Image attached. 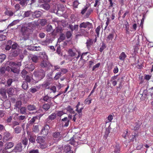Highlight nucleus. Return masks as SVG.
I'll use <instances>...</instances> for the list:
<instances>
[{"label":"nucleus","mask_w":153,"mask_h":153,"mask_svg":"<svg viewBox=\"0 0 153 153\" xmlns=\"http://www.w3.org/2000/svg\"><path fill=\"white\" fill-rule=\"evenodd\" d=\"M61 72H58L56 73L54 78V79L55 80L58 79L61 76Z\"/></svg>","instance_id":"nucleus-38"},{"label":"nucleus","mask_w":153,"mask_h":153,"mask_svg":"<svg viewBox=\"0 0 153 153\" xmlns=\"http://www.w3.org/2000/svg\"><path fill=\"white\" fill-rule=\"evenodd\" d=\"M114 34L112 33L110 34L107 37V41L108 42H109L111 41L114 37Z\"/></svg>","instance_id":"nucleus-36"},{"label":"nucleus","mask_w":153,"mask_h":153,"mask_svg":"<svg viewBox=\"0 0 153 153\" xmlns=\"http://www.w3.org/2000/svg\"><path fill=\"white\" fill-rule=\"evenodd\" d=\"M27 1H28L27 0H21L19 3L23 7H25L27 5Z\"/></svg>","instance_id":"nucleus-30"},{"label":"nucleus","mask_w":153,"mask_h":153,"mask_svg":"<svg viewBox=\"0 0 153 153\" xmlns=\"http://www.w3.org/2000/svg\"><path fill=\"white\" fill-rule=\"evenodd\" d=\"M52 99V97H50L48 95H47L43 97L41 99V100L44 102H47L48 103L51 104Z\"/></svg>","instance_id":"nucleus-10"},{"label":"nucleus","mask_w":153,"mask_h":153,"mask_svg":"<svg viewBox=\"0 0 153 153\" xmlns=\"http://www.w3.org/2000/svg\"><path fill=\"white\" fill-rule=\"evenodd\" d=\"M21 74L22 77L23 78H25L26 76L27 75V72L24 69L21 72Z\"/></svg>","instance_id":"nucleus-33"},{"label":"nucleus","mask_w":153,"mask_h":153,"mask_svg":"<svg viewBox=\"0 0 153 153\" xmlns=\"http://www.w3.org/2000/svg\"><path fill=\"white\" fill-rule=\"evenodd\" d=\"M92 23H90L89 22H83L80 24L79 25V27L80 28H87L88 29H89L92 27Z\"/></svg>","instance_id":"nucleus-7"},{"label":"nucleus","mask_w":153,"mask_h":153,"mask_svg":"<svg viewBox=\"0 0 153 153\" xmlns=\"http://www.w3.org/2000/svg\"><path fill=\"white\" fill-rule=\"evenodd\" d=\"M94 40L92 39H87L86 42V46L88 49H89L91 45L92 44Z\"/></svg>","instance_id":"nucleus-17"},{"label":"nucleus","mask_w":153,"mask_h":153,"mask_svg":"<svg viewBox=\"0 0 153 153\" xmlns=\"http://www.w3.org/2000/svg\"><path fill=\"white\" fill-rule=\"evenodd\" d=\"M31 59L32 61L35 63H36L38 59V57L36 55H33L31 56Z\"/></svg>","instance_id":"nucleus-26"},{"label":"nucleus","mask_w":153,"mask_h":153,"mask_svg":"<svg viewBox=\"0 0 153 153\" xmlns=\"http://www.w3.org/2000/svg\"><path fill=\"white\" fill-rule=\"evenodd\" d=\"M18 54V53L17 50H13L10 53V56H11L15 57Z\"/></svg>","instance_id":"nucleus-29"},{"label":"nucleus","mask_w":153,"mask_h":153,"mask_svg":"<svg viewBox=\"0 0 153 153\" xmlns=\"http://www.w3.org/2000/svg\"><path fill=\"white\" fill-rule=\"evenodd\" d=\"M22 151V145L21 143H20L16 145L13 149L12 150V152L16 153L21 152Z\"/></svg>","instance_id":"nucleus-8"},{"label":"nucleus","mask_w":153,"mask_h":153,"mask_svg":"<svg viewBox=\"0 0 153 153\" xmlns=\"http://www.w3.org/2000/svg\"><path fill=\"white\" fill-rule=\"evenodd\" d=\"M56 113H52L48 117L49 119H50L52 120L55 119L56 118Z\"/></svg>","instance_id":"nucleus-40"},{"label":"nucleus","mask_w":153,"mask_h":153,"mask_svg":"<svg viewBox=\"0 0 153 153\" xmlns=\"http://www.w3.org/2000/svg\"><path fill=\"white\" fill-rule=\"evenodd\" d=\"M48 146V144L46 143H43L39 145V147L42 149H44L46 148Z\"/></svg>","instance_id":"nucleus-34"},{"label":"nucleus","mask_w":153,"mask_h":153,"mask_svg":"<svg viewBox=\"0 0 153 153\" xmlns=\"http://www.w3.org/2000/svg\"><path fill=\"white\" fill-rule=\"evenodd\" d=\"M7 64L11 67V71L14 73H16L17 72V66L19 67L21 65V62H14L12 61H8Z\"/></svg>","instance_id":"nucleus-2"},{"label":"nucleus","mask_w":153,"mask_h":153,"mask_svg":"<svg viewBox=\"0 0 153 153\" xmlns=\"http://www.w3.org/2000/svg\"><path fill=\"white\" fill-rule=\"evenodd\" d=\"M32 76V75L30 74L27 75L24 79L26 82H30L33 80Z\"/></svg>","instance_id":"nucleus-19"},{"label":"nucleus","mask_w":153,"mask_h":153,"mask_svg":"<svg viewBox=\"0 0 153 153\" xmlns=\"http://www.w3.org/2000/svg\"><path fill=\"white\" fill-rule=\"evenodd\" d=\"M50 103L45 104L43 105V108L45 111L48 110L50 107Z\"/></svg>","instance_id":"nucleus-28"},{"label":"nucleus","mask_w":153,"mask_h":153,"mask_svg":"<svg viewBox=\"0 0 153 153\" xmlns=\"http://www.w3.org/2000/svg\"><path fill=\"white\" fill-rule=\"evenodd\" d=\"M6 71V68L4 67H1L0 69V72L1 74H4Z\"/></svg>","instance_id":"nucleus-64"},{"label":"nucleus","mask_w":153,"mask_h":153,"mask_svg":"<svg viewBox=\"0 0 153 153\" xmlns=\"http://www.w3.org/2000/svg\"><path fill=\"white\" fill-rule=\"evenodd\" d=\"M46 22L47 21L46 19H42L40 21V24L42 26H44L46 24Z\"/></svg>","instance_id":"nucleus-55"},{"label":"nucleus","mask_w":153,"mask_h":153,"mask_svg":"<svg viewBox=\"0 0 153 153\" xmlns=\"http://www.w3.org/2000/svg\"><path fill=\"white\" fill-rule=\"evenodd\" d=\"M52 29V27L51 25L48 26L47 28L46 31L48 32H51L53 31Z\"/></svg>","instance_id":"nucleus-58"},{"label":"nucleus","mask_w":153,"mask_h":153,"mask_svg":"<svg viewBox=\"0 0 153 153\" xmlns=\"http://www.w3.org/2000/svg\"><path fill=\"white\" fill-rule=\"evenodd\" d=\"M40 56L43 58V60H48V56L46 54V53L45 52H41L40 53Z\"/></svg>","instance_id":"nucleus-20"},{"label":"nucleus","mask_w":153,"mask_h":153,"mask_svg":"<svg viewBox=\"0 0 153 153\" xmlns=\"http://www.w3.org/2000/svg\"><path fill=\"white\" fill-rule=\"evenodd\" d=\"M68 53L69 56L77 60L80 57L81 52L78 49H70L68 50Z\"/></svg>","instance_id":"nucleus-1"},{"label":"nucleus","mask_w":153,"mask_h":153,"mask_svg":"<svg viewBox=\"0 0 153 153\" xmlns=\"http://www.w3.org/2000/svg\"><path fill=\"white\" fill-rule=\"evenodd\" d=\"M65 39V35L63 34H61L60 35V36L58 39V42H60L64 40Z\"/></svg>","instance_id":"nucleus-47"},{"label":"nucleus","mask_w":153,"mask_h":153,"mask_svg":"<svg viewBox=\"0 0 153 153\" xmlns=\"http://www.w3.org/2000/svg\"><path fill=\"white\" fill-rule=\"evenodd\" d=\"M100 26H99L96 29L95 31H96V32L97 34V37L99 36V33H100Z\"/></svg>","instance_id":"nucleus-59"},{"label":"nucleus","mask_w":153,"mask_h":153,"mask_svg":"<svg viewBox=\"0 0 153 153\" xmlns=\"http://www.w3.org/2000/svg\"><path fill=\"white\" fill-rule=\"evenodd\" d=\"M22 105L21 102L20 101H18L16 102L15 107L16 108H19L21 107Z\"/></svg>","instance_id":"nucleus-51"},{"label":"nucleus","mask_w":153,"mask_h":153,"mask_svg":"<svg viewBox=\"0 0 153 153\" xmlns=\"http://www.w3.org/2000/svg\"><path fill=\"white\" fill-rule=\"evenodd\" d=\"M55 113L56 114V116L57 115V116L59 117H61L65 114L63 111H57L55 112Z\"/></svg>","instance_id":"nucleus-43"},{"label":"nucleus","mask_w":153,"mask_h":153,"mask_svg":"<svg viewBox=\"0 0 153 153\" xmlns=\"http://www.w3.org/2000/svg\"><path fill=\"white\" fill-rule=\"evenodd\" d=\"M14 131L16 133H19L21 132V128L19 126H17L14 128Z\"/></svg>","instance_id":"nucleus-49"},{"label":"nucleus","mask_w":153,"mask_h":153,"mask_svg":"<svg viewBox=\"0 0 153 153\" xmlns=\"http://www.w3.org/2000/svg\"><path fill=\"white\" fill-rule=\"evenodd\" d=\"M47 89H50L52 92L55 93L56 92V88L55 86H52L51 87H48V88H47Z\"/></svg>","instance_id":"nucleus-46"},{"label":"nucleus","mask_w":153,"mask_h":153,"mask_svg":"<svg viewBox=\"0 0 153 153\" xmlns=\"http://www.w3.org/2000/svg\"><path fill=\"white\" fill-rule=\"evenodd\" d=\"M6 55L4 54L0 55V63L2 62L5 59Z\"/></svg>","instance_id":"nucleus-50"},{"label":"nucleus","mask_w":153,"mask_h":153,"mask_svg":"<svg viewBox=\"0 0 153 153\" xmlns=\"http://www.w3.org/2000/svg\"><path fill=\"white\" fill-rule=\"evenodd\" d=\"M27 117L25 116L21 115L18 117V119L20 122H24L26 119Z\"/></svg>","instance_id":"nucleus-35"},{"label":"nucleus","mask_w":153,"mask_h":153,"mask_svg":"<svg viewBox=\"0 0 153 153\" xmlns=\"http://www.w3.org/2000/svg\"><path fill=\"white\" fill-rule=\"evenodd\" d=\"M14 145V143L12 142L7 143L4 145V149L2 151L4 153L5 150L11 149L13 147Z\"/></svg>","instance_id":"nucleus-11"},{"label":"nucleus","mask_w":153,"mask_h":153,"mask_svg":"<svg viewBox=\"0 0 153 153\" xmlns=\"http://www.w3.org/2000/svg\"><path fill=\"white\" fill-rule=\"evenodd\" d=\"M28 153H39V150L38 149H33L28 151Z\"/></svg>","instance_id":"nucleus-41"},{"label":"nucleus","mask_w":153,"mask_h":153,"mask_svg":"<svg viewBox=\"0 0 153 153\" xmlns=\"http://www.w3.org/2000/svg\"><path fill=\"white\" fill-rule=\"evenodd\" d=\"M126 55L124 52H122V53L120 55L119 58L120 60L122 61H124L126 57Z\"/></svg>","instance_id":"nucleus-23"},{"label":"nucleus","mask_w":153,"mask_h":153,"mask_svg":"<svg viewBox=\"0 0 153 153\" xmlns=\"http://www.w3.org/2000/svg\"><path fill=\"white\" fill-rule=\"evenodd\" d=\"M66 37L67 38H69L71 36L72 33L70 31H68L66 33Z\"/></svg>","instance_id":"nucleus-62"},{"label":"nucleus","mask_w":153,"mask_h":153,"mask_svg":"<svg viewBox=\"0 0 153 153\" xmlns=\"http://www.w3.org/2000/svg\"><path fill=\"white\" fill-rule=\"evenodd\" d=\"M120 147L119 145H116L114 147V153H120Z\"/></svg>","instance_id":"nucleus-25"},{"label":"nucleus","mask_w":153,"mask_h":153,"mask_svg":"<svg viewBox=\"0 0 153 153\" xmlns=\"http://www.w3.org/2000/svg\"><path fill=\"white\" fill-rule=\"evenodd\" d=\"M22 144L25 146L28 143V139L26 137H24L22 140Z\"/></svg>","instance_id":"nucleus-39"},{"label":"nucleus","mask_w":153,"mask_h":153,"mask_svg":"<svg viewBox=\"0 0 153 153\" xmlns=\"http://www.w3.org/2000/svg\"><path fill=\"white\" fill-rule=\"evenodd\" d=\"M43 7L44 9L48 10L50 8V5L48 4L45 3L43 5Z\"/></svg>","instance_id":"nucleus-54"},{"label":"nucleus","mask_w":153,"mask_h":153,"mask_svg":"<svg viewBox=\"0 0 153 153\" xmlns=\"http://www.w3.org/2000/svg\"><path fill=\"white\" fill-rule=\"evenodd\" d=\"M45 138L42 136L38 137L36 140V141L38 143L41 144L43 143L45 141Z\"/></svg>","instance_id":"nucleus-14"},{"label":"nucleus","mask_w":153,"mask_h":153,"mask_svg":"<svg viewBox=\"0 0 153 153\" xmlns=\"http://www.w3.org/2000/svg\"><path fill=\"white\" fill-rule=\"evenodd\" d=\"M49 128L50 127L48 125H45L41 130V134L45 135H47L48 133V130Z\"/></svg>","instance_id":"nucleus-9"},{"label":"nucleus","mask_w":153,"mask_h":153,"mask_svg":"<svg viewBox=\"0 0 153 153\" xmlns=\"http://www.w3.org/2000/svg\"><path fill=\"white\" fill-rule=\"evenodd\" d=\"M12 138L10 133L7 131H5L3 134V139L4 141H7Z\"/></svg>","instance_id":"nucleus-5"},{"label":"nucleus","mask_w":153,"mask_h":153,"mask_svg":"<svg viewBox=\"0 0 153 153\" xmlns=\"http://www.w3.org/2000/svg\"><path fill=\"white\" fill-rule=\"evenodd\" d=\"M37 119V117H34L32 118L30 121V123H33Z\"/></svg>","instance_id":"nucleus-61"},{"label":"nucleus","mask_w":153,"mask_h":153,"mask_svg":"<svg viewBox=\"0 0 153 153\" xmlns=\"http://www.w3.org/2000/svg\"><path fill=\"white\" fill-rule=\"evenodd\" d=\"M27 110L29 111H31L36 110V108L33 105H29L27 106Z\"/></svg>","instance_id":"nucleus-21"},{"label":"nucleus","mask_w":153,"mask_h":153,"mask_svg":"<svg viewBox=\"0 0 153 153\" xmlns=\"http://www.w3.org/2000/svg\"><path fill=\"white\" fill-rule=\"evenodd\" d=\"M19 111L20 113L22 114H25L26 113V108L25 107H20Z\"/></svg>","instance_id":"nucleus-27"},{"label":"nucleus","mask_w":153,"mask_h":153,"mask_svg":"<svg viewBox=\"0 0 153 153\" xmlns=\"http://www.w3.org/2000/svg\"><path fill=\"white\" fill-rule=\"evenodd\" d=\"M64 150L65 153L71 151L70 145L68 144L65 145L64 147Z\"/></svg>","instance_id":"nucleus-22"},{"label":"nucleus","mask_w":153,"mask_h":153,"mask_svg":"<svg viewBox=\"0 0 153 153\" xmlns=\"http://www.w3.org/2000/svg\"><path fill=\"white\" fill-rule=\"evenodd\" d=\"M0 94L2 98H7V96L6 94V91L5 89L1 88V89Z\"/></svg>","instance_id":"nucleus-15"},{"label":"nucleus","mask_w":153,"mask_h":153,"mask_svg":"<svg viewBox=\"0 0 153 153\" xmlns=\"http://www.w3.org/2000/svg\"><path fill=\"white\" fill-rule=\"evenodd\" d=\"M25 68L30 71H32L35 69L34 65L31 63L26 64L25 66Z\"/></svg>","instance_id":"nucleus-13"},{"label":"nucleus","mask_w":153,"mask_h":153,"mask_svg":"<svg viewBox=\"0 0 153 153\" xmlns=\"http://www.w3.org/2000/svg\"><path fill=\"white\" fill-rule=\"evenodd\" d=\"M32 12L30 11H27L25 12L24 14V17H28L31 13Z\"/></svg>","instance_id":"nucleus-48"},{"label":"nucleus","mask_w":153,"mask_h":153,"mask_svg":"<svg viewBox=\"0 0 153 153\" xmlns=\"http://www.w3.org/2000/svg\"><path fill=\"white\" fill-rule=\"evenodd\" d=\"M92 99L90 97H88L84 101V103L85 104H88L90 105Z\"/></svg>","instance_id":"nucleus-32"},{"label":"nucleus","mask_w":153,"mask_h":153,"mask_svg":"<svg viewBox=\"0 0 153 153\" xmlns=\"http://www.w3.org/2000/svg\"><path fill=\"white\" fill-rule=\"evenodd\" d=\"M93 11V10L92 8H90V9H89L88 10L87 13L86 14L85 16L86 18H88V17L90 15L91 13Z\"/></svg>","instance_id":"nucleus-45"},{"label":"nucleus","mask_w":153,"mask_h":153,"mask_svg":"<svg viewBox=\"0 0 153 153\" xmlns=\"http://www.w3.org/2000/svg\"><path fill=\"white\" fill-rule=\"evenodd\" d=\"M66 110L71 113L74 114L75 112L73 110V108L70 106H68L66 108Z\"/></svg>","instance_id":"nucleus-31"},{"label":"nucleus","mask_w":153,"mask_h":153,"mask_svg":"<svg viewBox=\"0 0 153 153\" xmlns=\"http://www.w3.org/2000/svg\"><path fill=\"white\" fill-rule=\"evenodd\" d=\"M70 143L75 146L78 144L79 142L78 139L73 137L70 139Z\"/></svg>","instance_id":"nucleus-12"},{"label":"nucleus","mask_w":153,"mask_h":153,"mask_svg":"<svg viewBox=\"0 0 153 153\" xmlns=\"http://www.w3.org/2000/svg\"><path fill=\"white\" fill-rule=\"evenodd\" d=\"M30 30L27 27H24L22 28V34L20 38L21 40H26L28 38Z\"/></svg>","instance_id":"nucleus-3"},{"label":"nucleus","mask_w":153,"mask_h":153,"mask_svg":"<svg viewBox=\"0 0 153 153\" xmlns=\"http://www.w3.org/2000/svg\"><path fill=\"white\" fill-rule=\"evenodd\" d=\"M53 136L55 138H59L61 137V135L59 132H55L53 133Z\"/></svg>","instance_id":"nucleus-24"},{"label":"nucleus","mask_w":153,"mask_h":153,"mask_svg":"<svg viewBox=\"0 0 153 153\" xmlns=\"http://www.w3.org/2000/svg\"><path fill=\"white\" fill-rule=\"evenodd\" d=\"M28 87V86L27 82L26 81L24 82L22 85V88L24 90H26L27 89Z\"/></svg>","instance_id":"nucleus-44"},{"label":"nucleus","mask_w":153,"mask_h":153,"mask_svg":"<svg viewBox=\"0 0 153 153\" xmlns=\"http://www.w3.org/2000/svg\"><path fill=\"white\" fill-rule=\"evenodd\" d=\"M19 21L18 20H15L13 21L12 22H11L9 26L10 27H11L13 26L16 24L17 23L19 22Z\"/></svg>","instance_id":"nucleus-56"},{"label":"nucleus","mask_w":153,"mask_h":153,"mask_svg":"<svg viewBox=\"0 0 153 153\" xmlns=\"http://www.w3.org/2000/svg\"><path fill=\"white\" fill-rule=\"evenodd\" d=\"M4 13L6 15L10 17L13 16L14 15V13L12 11L8 10H6Z\"/></svg>","instance_id":"nucleus-37"},{"label":"nucleus","mask_w":153,"mask_h":153,"mask_svg":"<svg viewBox=\"0 0 153 153\" xmlns=\"http://www.w3.org/2000/svg\"><path fill=\"white\" fill-rule=\"evenodd\" d=\"M27 134L30 136V137L29 138V141L32 143H34L35 142V137L31 135H30L29 131H27Z\"/></svg>","instance_id":"nucleus-18"},{"label":"nucleus","mask_w":153,"mask_h":153,"mask_svg":"<svg viewBox=\"0 0 153 153\" xmlns=\"http://www.w3.org/2000/svg\"><path fill=\"white\" fill-rule=\"evenodd\" d=\"M33 131L35 132H38L39 131L38 126H33Z\"/></svg>","instance_id":"nucleus-63"},{"label":"nucleus","mask_w":153,"mask_h":153,"mask_svg":"<svg viewBox=\"0 0 153 153\" xmlns=\"http://www.w3.org/2000/svg\"><path fill=\"white\" fill-rule=\"evenodd\" d=\"M33 75L38 80H40L45 77V72L42 70L35 71L33 73Z\"/></svg>","instance_id":"nucleus-4"},{"label":"nucleus","mask_w":153,"mask_h":153,"mask_svg":"<svg viewBox=\"0 0 153 153\" xmlns=\"http://www.w3.org/2000/svg\"><path fill=\"white\" fill-rule=\"evenodd\" d=\"M89 7V5H86L85 6L84 8L82 10L81 13L83 15L87 10V9H88Z\"/></svg>","instance_id":"nucleus-42"},{"label":"nucleus","mask_w":153,"mask_h":153,"mask_svg":"<svg viewBox=\"0 0 153 153\" xmlns=\"http://www.w3.org/2000/svg\"><path fill=\"white\" fill-rule=\"evenodd\" d=\"M40 65L42 68H46L48 69L50 68L52 66L48 60H43L41 63Z\"/></svg>","instance_id":"nucleus-6"},{"label":"nucleus","mask_w":153,"mask_h":153,"mask_svg":"<svg viewBox=\"0 0 153 153\" xmlns=\"http://www.w3.org/2000/svg\"><path fill=\"white\" fill-rule=\"evenodd\" d=\"M7 92L9 94L12 95L14 92V89L12 88H10L7 89Z\"/></svg>","instance_id":"nucleus-53"},{"label":"nucleus","mask_w":153,"mask_h":153,"mask_svg":"<svg viewBox=\"0 0 153 153\" xmlns=\"http://www.w3.org/2000/svg\"><path fill=\"white\" fill-rule=\"evenodd\" d=\"M100 63H98L96 64L92 68V71H94L96 70L97 69L100 67Z\"/></svg>","instance_id":"nucleus-52"},{"label":"nucleus","mask_w":153,"mask_h":153,"mask_svg":"<svg viewBox=\"0 0 153 153\" xmlns=\"http://www.w3.org/2000/svg\"><path fill=\"white\" fill-rule=\"evenodd\" d=\"M79 4V3L77 1H75L73 3V7L75 8H76Z\"/></svg>","instance_id":"nucleus-60"},{"label":"nucleus","mask_w":153,"mask_h":153,"mask_svg":"<svg viewBox=\"0 0 153 153\" xmlns=\"http://www.w3.org/2000/svg\"><path fill=\"white\" fill-rule=\"evenodd\" d=\"M42 14V12L39 11H36L32 14L33 18H38Z\"/></svg>","instance_id":"nucleus-16"},{"label":"nucleus","mask_w":153,"mask_h":153,"mask_svg":"<svg viewBox=\"0 0 153 153\" xmlns=\"http://www.w3.org/2000/svg\"><path fill=\"white\" fill-rule=\"evenodd\" d=\"M100 4V3L99 0H96L95 3L94 5V7H98Z\"/></svg>","instance_id":"nucleus-57"}]
</instances>
